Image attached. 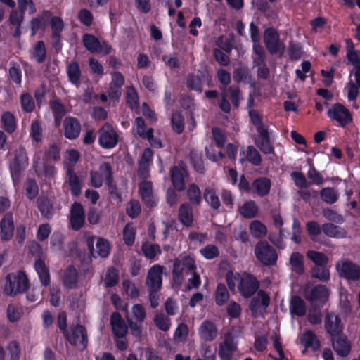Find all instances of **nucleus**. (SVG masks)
<instances>
[{"label":"nucleus","mask_w":360,"mask_h":360,"mask_svg":"<svg viewBox=\"0 0 360 360\" xmlns=\"http://www.w3.org/2000/svg\"><path fill=\"white\" fill-rule=\"evenodd\" d=\"M29 288V279L23 271L10 273L6 277L4 292L9 296L15 297L18 293L27 291Z\"/></svg>","instance_id":"f257e3e1"},{"label":"nucleus","mask_w":360,"mask_h":360,"mask_svg":"<svg viewBox=\"0 0 360 360\" xmlns=\"http://www.w3.org/2000/svg\"><path fill=\"white\" fill-rule=\"evenodd\" d=\"M29 164V158L25 148L19 146L14 152L13 158L8 165L9 172L14 186L21 181L22 172Z\"/></svg>","instance_id":"f03ea898"},{"label":"nucleus","mask_w":360,"mask_h":360,"mask_svg":"<svg viewBox=\"0 0 360 360\" xmlns=\"http://www.w3.org/2000/svg\"><path fill=\"white\" fill-rule=\"evenodd\" d=\"M255 255L264 266H271L276 264L278 254L276 250L266 240H259L255 247Z\"/></svg>","instance_id":"7ed1b4c3"},{"label":"nucleus","mask_w":360,"mask_h":360,"mask_svg":"<svg viewBox=\"0 0 360 360\" xmlns=\"http://www.w3.org/2000/svg\"><path fill=\"white\" fill-rule=\"evenodd\" d=\"M327 116L338 126L345 128L353 122L351 112L344 105L336 103L327 111Z\"/></svg>","instance_id":"20e7f679"},{"label":"nucleus","mask_w":360,"mask_h":360,"mask_svg":"<svg viewBox=\"0 0 360 360\" xmlns=\"http://www.w3.org/2000/svg\"><path fill=\"white\" fill-rule=\"evenodd\" d=\"M98 144L104 149H112L119 142V134L116 129L108 122H105L98 131Z\"/></svg>","instance_id":"39448f33"},{"label":"nucleus","mask_w":360,"mask_h":360,"mask_svg":"<svg viewBox=\"0 0 360 360\" xmlns=\"http://www.w3.org/2000/svg\"><path fill=\"white\" fill-rule=\"evenodd\" d=\"M37 252L39 253V258L35 260L34 267L39 278L41 285L47 287L50 285V273L48 266L46 265L44 260L41 255H43L41 246L37 243L34 242L30 247L32 254Z\"/></svg>","instance_id":"423d86ee"},{"label":"nucleus","mask_w":360,"mask_h":360,"mask_svg":"<svg viewBox=\"0 0 360 360\" xmlns=\"http://www.w3.org/2000/svg\"><path fill=\"white\" fill-rule=\"evenodd\" d=\"M264 43L271 55L280 53L282 55L285 50V44L281 41L280 34L273 27H267L264 31Z\"/></svg>","instance_id":"0eeeda50"},{"label":"nucleus","mask_w":360,"mask_h":360,"mask_svg":"<svg viewBox=\"0 0 360 360\" xmlns=\"http://www.w3.org/2000/svg\"><path fill=\"white\" fill-rule=\"evenodd\" d=\"M66 340L72 346H81L82 350L86 349L88 345V334L86 328L78 323L70 326V330L64 335Z\"/></svg>","instance_id":"6e6552de"},{"label":"nucleus","mask_w":360,"mask_h":360,"mask_svg":"<svg viewBox=\"0 0 360 360\" xmlns=\"http://www.w3.org/2000/svg\"><path fill=\"white\" fill-rule=\"evenodd\" d=\"M340 276L348 281L357 282L360 281V265L356 263L343 259L338 261L335 265Z\"/></svg>","instance_id":"1a4fd4ad"},{"label":"nucleus","mask_w":360,"mask_h":360,"mask_svg":"<svg viewBox=\"0 0 360 360\" xmlns=\"http://www.w3.org/2000/svg\"><path fill=\"white\" fill-rule=\"evenodd\" d=\"M260 286L259 280L250 273H244L240 278L238 285V292L244 298L252 297Z\"/></svg>","instance_id":"9d476101"},{"label":"nucleus","mask_w":360,"mask_h":360,"mask_svg":"<svg viewBox=\"0 0 360 360\" xmlns=\"http://www.w3.org/2000/svg\"><path fill=\"white\" fill-rule=\"evenodd\" d=\"M165 267L160 264H154L148 270L146 285L148 290L159 291L162 285V274Z\"/></svg>","instance_id":"9b49d317"},{"label":"nucleus","mask_w":360,"mask_h":360,"mask_svg":"<svg viewBox=\"0 0 360 360\" xmlns=\"http://www.w3.org/2000/svg\"><path fill=\"white\" fill-rule=\"evenodd\" d=\"M257 136L255 139L256 146L265 155L275 153L273 141L271 140V132L269 127L257 131Z\"/></svg>","instance_id":"f8f14e48"},{"label":"nucleus","mask_w":360,"mask_h":360,"mask_svg":"<svg viewBox=\"0 0 360 360\" xmlns=\"http://www.w3.org/2000/svg\"><path fill=\"white\" fill-rule=\"evenodd\" d=\"M188 173L184 165L179 167L174 165L170 170V178L172 186L178 192H182L186 188V178Z\"/></svg>","instance_id":"ddd939ff"},{"label":"nucleus","mask_w":360,"mask_h":360,"mask_svg":"<svg viewBox=\"0 0 360 360\" xmlns=\"http://www.w3.org/2000/svg\"><path fill=\"white\" fill-rule=\"evenodd\" d=\"M63 135L69 140L77 139L82 131V125L77 118L72 116L66 117L63 123Z\"/></svg>","instance_id":"4468645a"},{"label":"nucleus","mask_w":360,"mask_h":360,"mask_svg":"<svg viewBox=\"0 0 360 360\" xmlns=\"http://www.w3.org/2000/svg\"><path fill=\"white\" fill-rule=\"evenodd\" d=\"M70 223L74 231L80 230L85 224V212L80 202H75L70 207Z\"/></svg>","instance_id":"2eb2a0df"},{"label":"nucleus","mask_w":360,"mask_h":360,"mask_svg":"<svg viewBox=\"0 0 360 360\" xmlns=\"http://www.w3.org/2000/svg\"><path fill=\"white\" fill-rule=\"evenodd\" d=\"M324 327L327 333L332 337L340 335L343 330V325L339 316L333 312L326 314L324 321Z\"/></svg>","instance_id":"dca6fc26"},{"label":"nucleus","mask_w":360,"mask_h":360,"mask_svg":"<svg viewBox=\"0 0 360 360\" xmlns=\"http://www.w3.org/2000/svg\"><path fill=\"white\" fill-rule=\"evenodd\" d=\"M14 220L11 212H7L0 221V238L1 241L11 240L14 235Z\"/></svg>","instance_id":"f3484780"},{"label":"nucleus","mask_w":360,"mask_h":360,"mask_svg":"<svg viewBox=\"0 0 360 360\" xmlns=\"http://www.w3.org/2000/svg\"><path fill=\"white\" fill-rule=\"evenodd\" d=\"M139 194L146 207L153 208L156 206L157 202L153 195V184L151 181H141L139 186Z\"/></svg>","instance_id":"a211bd4d"},{"label":"nucleus","mask_w":360,"mask_h":360,"mask_svg":"<svg viewBox=\"0 0 360 360\" xmlns=\"http://www.w3.org/2000/svg\"><path fill=\"white\" fill-rule=\"evenodd\" d=\"M332 347L340 357H347L352 349L351 343L345 335H338L331 338Z\"/></svg>","instance_id":"6ab92c4d"},{"label":"nucleus","mask_w":360,"mask_h":360,"mask_svg":"<svg viewBox=\"0 0 360 360\" xmlns=\"http://www.w3.org/2000/svg\"><path fill=\"white\" fill-rule=\"evenodd\" d=\"M110 325L115 337L122 338L127 335L128 328L119 312L115 311L111 314Z\"/></svg>","instance_id":"aec40b11"},{"label":"nucleus","mask_w":360,"mask_h":360,"mask_svg":"<svg viewBox=\"0 0 360 360\" xmlns=\"http://www.w3.org/2000/svg\"><path fill=\"white\" fill-rule=\"evenodd\" d=\"M200 338L205 342H212L217 336L218 330L215 323L210 320H205L198 329Z\"/></svg>","instance_id":"412c9836"},{"label":"nucleus","mask_w":360,"mask_h":360,"mask_svg":"<svg viewBox=\"0 0 360 360\" xmlns=\"http://www.w3.org/2000/svg\"><path fill=\"white\" fill-rule=\"evenodd\" d=\"M305 299L311 302H326L329 296L328 289L323 285L319 284L315 285L307 292H304Z\"/></svg>","instance_id":"4be33fe9"},{"label":"nucleus","mask_w":360,"mask_h":360,"mask_svg":"<svg viewBox=\"0 0 360 360\" xmlns=\"http://www.w3.org/2000/svg\"><path fill=\"white\" fill-rule=\"evenodd\" d=\"M252 190L259 197L267 195L271 188V181L266 176H259L256 178L252 182Z\"/></svg>","instance_id":"5701e85b"},{"label":"nucleus","mask_w":360,"mask_h":360,"mask_svg":"<svg viewBox=\"0 0 360 360\" xmlns=\"http://www.w3.org/2000/svg\"><path fill=\"white\" fill-rule=\"evenodd\" d=\"M51 13L44 11L30 20L31 36H34L39 30H45L49 25Z\"/></svg>","instance_id":"b1692460"},{"label":"nucleus","mask_w":360,"mask_h":360,"mask_svg":"<svg viewBox=\"0 0 360 360\" xmlns=\"http://www.w3.org/2000/svg\"><path fill=\"white\" fill-rule=\"evenodd\" d=\"M269 303L270 297L268 293L263 290H260L257 291L256 296L252 297L249 308L252 313H255L261 307L266 308Z\"/></svg>","instance_id":"393cba45"},{"label":"nucleus","mask_w":360,"mask_h":360,"mask_svg":"<svg viewBox=\"0 0 360 360\" xmlns=\"http://www.w3.org/2000/svg\"><path fill=\"white\" fill-rule=\"evenodd\" d=\"M2 129L9 134L14 133L18 128V120L11 111L2 112L0 118Z\"/></svg>","instance_id":"a878e982"},{"label":"nucleus","mask_w":360,"mask_h":360,"mask_svg":"<svg viewBox=\"0 0 360 360\" xmlns=\"http://www.w3.org/2000/svg\"><path fill=\"white\" fill-rule=\"evenodd\" d=\"M192 206L193 205H190L188 202H183L179 208L178 219L181 223L186 227L191 226L193 221Z\"/></svg>","instance_id":"bb28decb"},{"label":"nucleus","mask_w":360,"mask_h":360,"mask_svg":"<svg viewBox=\"0 0 360 360\" xmlns=\"http://www.w3.org/2000/svg\"><path fill=\"white\" fill-rule=\"evenodd\" d=\"M78 272L73 265H69L64 271L63 283L68 289H75L78 283Z\"/></svg>","instance_id":"cd10ccee"},{"label":"nucleus","mask_w":360,"mask_h":360,"mask_svg":"<svg viewBox=\"0 0 360 360\" xmlns=\"http://www.w3.org/2000/svg\"><path fill=\"white\" fill-rule=\"evenodd\" d=\"M66 175L67 182L70 187L71 194L75 197L79 195L81 193L82 185L77 174L75 172L73 169L68 168Z\"/></svg>","instance_id":"c85d7f7f"},{"label":"nucleus","mask_w":360,"mask_h":360,"mask_svg":"<svg viewBox=\"0 0 360 360\" xmlns=\"http://www.w3.org/2000/svg\"><path fill=\"white\" fill-rule=\"evenodd\" d=\"M323 233L329 238H344L346 237V230L333 223H324L321 226Z\"/></svg>","instance_id":"c756f323"},{"label":"nucleus","mask_w":360,"mask_h":360,"mask_svg":"<svg viewBox=\"0 0 360 360\" xmlns=\"http://www.w3.org/2000/svg\"><path fill=\"white\" fill-rule=\"evenodd\" d=\"M66 72L68 80L72 84L78 86L80 84L82 71L79 63L76 60H72L68 64Z\"/></svg>","instance_id":"7c9ffc66"},{"label":"nucleus","mask_w":360,"mask_h":360,"mask_svg":"<svg viewBox=\"0 0 360 360\" xmlns=\"http://www.w3.org/2000/svg\"><path fill=\"white\" fill-rule=\"evenodd\" d=\"M289 309L292 315L302 317L306 314V304L299 295L291 297Z\"/></svg>","instance_id":"2f4dec72"},{"label":"nucleus","mask_w":360,"mask_h":360,"mask_svg":"<svg viewBox=\"0 0 360 360\" xmlns=\"http://www.w3.org/2000/svg\"><path fill=\"white\" fill-rule=\"evenodd\" d=\"M37 208L41 212V215L50 219L53 214V205L51 200L46 197H39L37 200Z\"/></svg>","instance_id":"473e14b6"},{"label":"nucleus","mask_w":360,"mask_h":360,"mask_svg":"<svg viewBox=\"0 0 360 360\" xmlns=\"http://www.w3.org/2000/svg\"><path fill=\"white\" fill-rule=\"evenodd\" d=\"M186 194L190 205L193 206L201 205L203 196L202 197L201 191L196 184L191 183L188 185Z\"/></svg>","instance_id":"72a5a7b5"},{"label":"nucleus","mask_w":360,"mask_h":360,"mask_svg":"<svg viewBox=\"0 0 360 360\" xmlns=\"http://www.w3.org/2000/svg\"><path fill=\"white\" fill-rule=\"evenodd\" d=\"M345 43L347 45L346 58L347 60V65H351L354 68L358 65L360 66V57L355 49L353 41L351 39L348 38L345 39Z\"/></svg>","instance_id":"f704fd0d"},{"label":"nucleus","mask_w":360,"mask_h":360,"mask_svg":"<svg viewBox=\"0 0 360 360\" xmlns=\"http://www.w3.org/2000/svg\"><path fill=\"white\" fill-rule=\"evenodd\" d=\"M301 343L305 348H311L314 352L318 350L320 347L319 340L315 333L311 330H307L303 333L301 338Z\"/></svg>","instance_id":"c9c22d12"},{"label":"nucleus","mask_w":360,"mask_h":360,"mask_svg":"<svg viewBox=\"0 0 360 360\" xmlns=\"http://www.w3.org/2000/svg\"><path fill=\"white\" fill-rule=\"evenodd\" d=\"M203 199L213 209L217 210L221 207V202L214 188L206 187L203 191Z\"/></svg>","instance_id":"e433bc0d"},{"label":"nucleus","mask_w":360,"mask_h":360,"mask_svg":"<svg viewBox=\"0 0 360 360\" xmlns=\"http://www.w3.org/2000/svg\"><path fill=\"white\" fill-rule=\"evenodd\" d=\"M82 42L85 48L91 53H99L101 43L94 35L86 33L82 37Z\"/></svg>","instance_id":"4c0bfd02"},{"label":"nucleus","mask_w":360,"mask_h":360,"mask_svg":"<svg viewBox=\"0 0 360 360\" xmlns=\"http://www.w3.org/2000/svg\"><path fill=\"white\" fill-rule=\"evenodd\" d=\"M230 295L224 283H219L214 292V300L217 306L224 305L229 300Z\"/></svg>","instance_id":"58836bf2"},{"label":"nucleus","mask_w":360,"mask_h":360,"mask_svg":"<svg viewBox=\"0 0 360 360\" xmlns=\"http://www.w3.org/2000/svg\"><path fill=\"white\" fill-rule=\"evenodd\" d=\"M290 264L292 271L299 275H302L304 272V257L298 252H294L290 257Z\"/></svg>","instance_id":"ea45409f"},{"label":"nucleus","mask_w":360,"mask_h":360,"mask_svg":"<svg viewBox=\"0 0 360 360\" xmlns=\"http://www.w3.org/2000/svg\"><path fill=\"white\" fill-rule=\"evenodd\" d=\"M240 215L245 219L254 218L258 212V207L254 200H249L239 207Z\"/></svg>","instance_id":"a19ab883"},{"label":"nucleus","mask_w":360,"mask_h":360,"mask_svg":"<svg viewBox=\"0 0 360 360\" xmlns=\"http://www.w3.org/2000/svg\"><path fill=\"white\" fill-rule=\"evenodd\" d=\"M99 173L104 179L105 184L111 188L113 186V169L108 162H104L99 166Z\"/></svg>","instance_id":"79ce46f5"},{"label":"nucleus","mask_w":360,"mask_h":360,"mask_svg":"<svg viewBox=\"0 0 360 360\" xmlns=\"http://www.w3.org/2000/svg\"><path fill=\"white\" fill-rule=\"evenodd\" d=\"M141 250L143 255L149 259H153L158 255L162 253L160 246L157 243H150L146 241L141 245Z\"/></svg>","instance_id":"37998d69"},{"label":"nucleus","mask_w":360,"mask_h":360,"mask_svg":"<svg viewBox=\"0 0 360 360\" xmlns=\"http://www.w3.org/2000/svg\"><path fill=\"white\" fill-rule=\"evenodd\" d=\"M307 257L311 261H312L317 266L326 267L328 262V257L325 253L321 252L316 250H309L307 252Z\"/></svg>","instance_id":"c03bdc74"},{"label":"nucleus","mask_w":360,"mask_h":360,"mask_svg":"<svg viewBox=\"0 0 360 360\" xmlns=\"http://www.w3.org/2000/svg\"><path fill=\"white\" fill-rule=\"evenodd\" d=\"M172 130L178 134H181L184 130V117L180 111L174 112L171 117Z\"/></svg>","instance_id":"a18cd8bd"},{"label":"nucleus","mask_w":360,"mask_h":360,"mask_svg":"<svg viewBox=\"0 0 360 360\" xmlns=\"http://www.w3.org/2000/svg\"><path fill=\"white\" fill-rule=\"evenodd\" d=\"M319 194L321 200L327 204L332 205L338 200V194L333 188H323L320 191Z\"/></svg>","instance_id":"49530a36"},{"label":"nucleus","mask_w":360,"mask_h":360,"mask_svg":"<svg viewBox=\"0 0 360 360\" xmlns=\"http://www.w3.org/2000/svg\"><path fill=\"white\" fill-rule=\"evenodd\" d=\"M20 102L22 110L24 112L30 113L34 111L35 108V102L32 96L30 93L25 92L22 94L20 97Z\"/></svg>","instance_id":"de8ad7c7"},{"label":"nucleus","mask_w":360,"mask_h":360,"mask_svg":"<svg viewBox=\"0 0 360 360\" xmlns=\"http://www.w3.org/2000/svg\"><path fill=\"white\" fill-rule=\"evenodd\" d=\"M186 86L190 90L201 93L202 91V84L200 76L189 74L186 78Z\"/></svg>","instance_id":"09e8293b"},{"label":"nucleus","mask_w":360,"mask_h":360,"mask_svg":"<svg viewBox=\"0 0 360 360\" xmlns=\"http://www.w3.org/2000/svg\"><path fill=\"white\" fill-rule=\"evenodd\" d=\"M119 282V271L115 267H110L108 269L104 283L107 288H112L117 285Z\"/></svg>","instance_id":"8fccbe9b"},{"label":"nucleus","mask_w":360,"mask_h":360,"mask_svg":"<svg viewBox=\"0 0 360 360\" xmlns=\"http://www.w3.org/2000/svg\"><path fill=\"white\" fill-rule=\"evenodd\" d=\"M26 196L30 200L34 199L39 194V187L36 180L33 178H27L25 184Z\"/></svg>","instance_id":"3c124183"},{"label":"nucleus","mask_w":360,"mask_h":360,"mask_svg":"<svg viewBox=\"0 0 360 360\" xmlns=\"http://www.w3.org/2000/svg\"><path fill=\"white\" fill-rule=\"evenodd\" d=\"M191 163L194 170L199 174H204L205 168L202 155H199L195 152L191 151L190 153Z\"/></svg>","instance_id":"603ef678"},{"label":"nucleus","mask_w":360,"mask_h":360,"mask_svg":"<svg viewBox=\"0 0 360 360\" xmlns=\"http://www.w3.org/2000/svg\"><path fill=\"white\" fill-rule=\"evenodd\" d=\"M136 124V131L139 136L146 139L147 136L151 137L153 133V129H147L144 119L142 117H138L135 120Z\"/></svg>","instance_id":"864d4df0"},{"label":"nucleus","mask_w":360,"mask_h":360,"mask_svg":"<svg viewBox=\"0 0 360 360\" xmlns=\"http://www.w3.org/2000/svg\"><path fill=\"white\" fill-rule=\"evenodd\" d=\"M246 160L253 166H259L262 159L259 152L253 146H248L247 148Z\"/></svg>","instance_id":"5fc2aeb1"},{"label":"nucleus","mask_w":360,"mask_h":360,"mask_svg":"<svg viewBox=\"0 0 360 360\" xmlns=\"http://www.w3.org/2000/svg\"><path fill=\"white\" fill-rule=\"evenodd\" d=\"M33 56L38 63H43L46 58V49L43 41H38L33 50Z\"/></svg>","instance_id":"6e6d98bb"},{"label":"nucleus","mask_w":360,"mask_h":360,"mask_svg":"<svg viewBox=\"0 0 360 360\" xmlns=\"http://www.w3.org/2000/svg\"><path fill=\"white\" fill-rule=\"evenodd\" d=\"M250 231L255 238L264 237L267 233L266 226L258 220H254L250 223Z\"/></svg>","instance_id":"4d7b16f0"},{"label":"nucleus","mask_w":360,"mask_h":360,"mask_svg":"<svg viewBox=\"0 0 360 360\" xmlns=\"http://www.w3.org/2000/svg\"><path fill=\"white\" fill-rule=\"evenodd\" d=\"M288 54L292 61L299 60L303 54L302 46L300 43L290 41L289 43Z\"/></svg>","instance_id":"13d9d810"},{"label":"nucleus","mask_w":360,"mask_h":360,"mask_svg":"<svg viewBox=\"0 0 360 360\" xmlns=\"http://www.w3.org/2000/svg\"><path fill=\"white\" fill-rule=\"evenodd\" d=\"M200 255L206 259H213L219 256L220 251L217 246L208 244L200 250Z\"/></svg>","instance_id":"bf43d9fd"},{"label":"nucleus","mask_w":360,"mask_h":360,"mask_svg":"<svg viewBox=\"0 0 360 360\" xmlns=\"http://www.w3.org/2000/svg\"><path fill=\"white\" fill-rule=\"evenodd\" d=\"M225 91H227L229 94V98L231 101V103L235 108H238L240 105V101L243 99L241 91L239 87L237 86H230L226 89Z\"/></svg>","instance_id":"052dcab7"},{"label":"nucleus","mask_w":360,"mask_h":360,"mask_svg":"<svg viewBox=\"0 0 360 360\" xmlns=\"http://www.w3.org/2000/svg\"><path fill=\"white\" fill-rule=\"evenodd\" d=\"M96 248V252L100 257L105 258L109 255L110 246L108 240L103 238H98Z\"/></svg>","instance_id":"680f3d73"},{"label":"nucleus","mask_w":360,"mask_h":360,"mask_svg":"<svg viewBox=\"0 0 360 360\" xmlns=\"http://www.w3.org/2000/svg\"><path fill=\"white\" fill-rule=\"evenodd\" d=\"M181 262V268H184V271L186 274H192L196 271L195 260L190 255L182 257Z\"/></svg>","instance_id":"e2e57ef3"},{"label":"nucleus","mask_w":360,"mask_h":360,"mask_svg":"<svg viewBox=\"0 0 360 360\" xmlns=\"http://www.w3.org/2000/svg\"><path fill=\"white\" fill-rule=\"evenodd\" d=\"M46 161H58L60 158V146L56 143L51 144L44 154Z\"/></svg>","instance_id":"0e129e2a"},{"label":"nucleus","mask_w":360,"mask_h":360,"mask_svg":"<svg viewBox=\"0 0 360 360\" xmlns=\"http://www.w3.org/2000/svg\"><path fill=\"white\" fill-rule=\"evenodd\" d=\"M50 107L56 122L59 120L65 113L64 105L59 100L51 101Z\"/></svg>","instance_id":"69168bd1"},{"label":"nucleus","mask_w":360,"mask_h":360,"mask_svg":"<svg viewBox=\"0 0 360 360\" xmlns=\"http://www.w3.org/2000/svg\"><path fill=\"white\" fill-rule=\"evenodd\" d=\"M136 229L129 224H126L123 229V240L128 246H131L135 241Z\"/></svg>","instance_id":"338daca9"},{"label":"nucleus","mask_w":360,"mask_h":360,"mask_svg":"<svg viewBox=\"0 0 360 360\" xmlns=\"http://www.w3.org/2000/svg\"><path fill=\"white\" fill-rule=\"evenodd\" d=\"M42 128L39 121L34 120L31 124L30 136L34 141L39 143L42 140Z\"/></svg>","instance_id":"774afa93"}]
</instances>
